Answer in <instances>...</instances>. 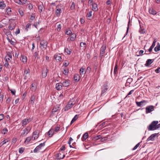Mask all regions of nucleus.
I'll return each instance as SVG.
<instances>
[{"instance_id": "f257e3e1", "label": "nucleus", "mask_w": 160, "mask_h": 160, "mask_svg": "<svg viewBox=\"0 0 160 160\" xmlns=\"http://www.w3.org/2000/svg\"><path fill=\"white\" fill-rule=\"evenodd\" d=\"M158 122L157 121H152L148 127V131H153L157 129L156 124H158Z\"/></svg>"}, {"instance_id": "f03ea898", "label": "nucleus", "mask_w": 160, "mask_h": 160, "mask_svg": "<svg viewBox=\"0 0 160 160\" xmlns=\"http://www.w3.org/2000/svg\"><path fill=\"white\" fill-rule=\"evenodd\" d=\"M45 142H45L43 143H40L33 150V152L36 153L39 152L45 146Z\"/></svg>"}, {"instance_id": "7ed1b4c3", "label": "nucleus", "mask_w": 160, "mask_h": 160, "mask_svg": "<svg viewBox=\"0 0 160 160\" xmlns=\"http://www.w3.org/2000/svg\"><path fill=\"white\" fill-rule=\"evenodd\" d=\"M109 87L107 83H105L102 88L101 95H102L108 90Z\"/></svg>"}, {"instance_id": "20e7f679", "label": "nucleus", "mask_w": 160, "mask_h": 160, "mask_svg": "<svg viewBox=\"0 0 160 160\" xmlns=\"http://www.w3.org/2000/svg\"><path fill=\"white\" fill-rule=\"evenodd\" d=\"M74 104L75 103H73L72 101H69L64 108V111H67L69 109L71 108Z\"/></svg>"}, {"instance_id": "39448f33", "label": "nucleus", "mask_w": 160, "mask_h": 160, "mask_svg": "<svg viewBox=\"0 0 160 160\" xmlns=\"http://www.w3.org/2000/svg\"><path fill=\"white\" fill-rule=\"evenodd\" d=\"M155 107L152 106L150 105L147 106L146 109V114L150 113L151 112L154 110Z\"/></svg>"}, {"instance_id": "423d86ee", "label": "nucleus", "mask_w": 160, "mask_h": 160, "mask_svg": "<svg viewBox=\"0 0 160 160\" xmlns=\"http://www.w3.org/2000/svg\"><path fill=\"white\" fill-rule=\"evenodd\" d=\"M17 154L15 152L11 153L9 155V160H16L17 159Z\"/></svg>"}, {"instance_id": "0eeeda50", "label": "nucleus", "mask_w": 160, "mask_h": 160, "mask_svg": "<svg viewBox=\"0 0 160 160\" xmlns=\"http://www.w3.org/2000/svg\"><path fill=\"white\" fill-rule=\"evenodd\" d=\"M32 120V118H30L28 119L25 118L22 120L21 122L22 126H26L27 124L29 123Z\"/></svg>"}, {"instance_id": "6e6552de", "label": "nucleus", "mask_w": 160, "mask_h": 160, "mask_svg": "<svg viewBox=\"0 0 160 160\" xmlns=\"http://www.w3.org/2000/svg\"><path fill=\"white\" fill-rule=\"evenodd\" d=\"M54 57L57 62H60L62 60L61 54L60 53H57L55 54Z\"/></svg>"}, {"instance_id": "1a4fd4ad", "label": "nucleus", "mask_w": 160, "mask_h": 160, "mask_svg": "<svg viewBox=\"0 0 160 160\" xmlns=\"http://www.w3.org/2000/svg\"><path fill=\"white\" fill-rule=\"evenodd\" d=\"M31 128L29 127H27L23 130V132L22 133L21 136L23 137L26 136L29 132Z\"/></svg>"}, {"instance_id": "9d476101", "label": "nucleus", "mask_w": 160, "mask_h": 160, "mask_svg": "<svg viewBox=\"0 0 160 160\" xmlns=\"http://www.w3.org/2000/svg\"><path fill=\"white\" fill-rule=\"evenodd\" d=\"M48 44V42L45 40H41L40 42V45L41 47H42L45 49H47Z\"/></svg>"}, {"instance_id": "9b49d317", "label": "nucleus", "mask_w": 160, "mask_h": 160, "mask_svg": "<svg viewBox=\"0 0 160 160\" xmlns=\"http://www.w3.org/2000/svg\"><path fill=\"white\" fill-rule=\"evenodd\" d=\"M63 87H67L69 86L70 84V81L69 80H65L62 83H60Z\"/></svg>"}, {"instance_id": "f8f14e48", "label": "nucleus", "mask_w": 160, "mask_h": 160, "mask_svg": "<svg viewBox=\"0 0 160 160\" xmlns=\"http://www.w3.org/2000/svg\"><path fill=\"white\" fill-rule=\"evenodd\" d=\"M147 102V101L145 100H143L141 102H138L136 101V103L137 106L139 107H142V106L144 105L145 103Z\"/></svg>"}, {"instance_id": "ddd939ff", "label": "nucleus", "mask_w": 160, "mask_h": 160, "mask_svg": "<svg viewBox=\"0 0 160 160\" xmlns=\"http://www.w3.org/2000/svg\"><path fill=\"white\" fill-rule=\"evenodd\" d=\"M39 133V131L38 130L36 131L33 132V134L32 137V138H33V140L38 138V137Z\"/></svg>"}, {"instance_id": "4468645a", "label": "nucleus", "mask_w": 160, "mask_h": 160, "mask_svg": "<svg viewBox=\"0 0 160 160\" xmlns=\"http://www.w3.org/2000/svg\"><path fill=\"white\" fill-rule=\"evenodd\" d=\"M157 135V134L156 133L152 134L150 137H149L148 138L147 141H148L150 140L152 141H154L155 140V138Z\"/></svg>"}, {"instance_id": "2eb2a0df", "label": "nucleus", "mask_w": 160, "mask_h": 160, "mask_svg": "<svg viewBox=\"0 0 160 160\" xmlns=\"http://www.w3.org/2000/svg\"><path fill=\"white\" fill-rule=\"evenodd\" d=\"M23 75L24 76V79H26L28 76H29V69H24Z\"/></svg>"}, {"instance_id": "dca6fc26", "label": "nucleus", "mask_w": 160, "mask_h": 160, "mask_svg": "<svg viewBox=\"0 0 160 160\" xmlns=\"http://www.w3.org/2000/svg\"><path fill=\"white\" fill-rule=\"evenodd\" d=\"M76 34L73 33L71 34L70 38H68V40L72 41H74L76 39Z\"/></svg>"}, {"instance_id": "f3484780", "label": "nucleus", "mask_w": 160, "mask_h": 160, "mask_svg": "<svg viewBox=\"0 0 160 160\" xmlns=\"http://www.w3.org/2000/svg\"><path fill=\"white\" fill-rule=\"evenodd\" d=\"M106 45L103 44L100 48V54H104L105 52V50L106 49Z\"/></svg>"}, {"instance_id": "a211bd4d", "label": "nucleus", "mask_w": 160, "mask_h": 160, "mask_svg": "<svg viewBox=\"0 0 160 160\" xmlns=\"http://www.w3.org/2000/svg\"><path fill=\"white\" fill-rule=\"evenodd\" d=\"M61 12V9L59 8V6H56V10L55 12V13L57 17H59L60 16Z\"/></svg>"}, {"instance_id": "6ab92c4d", "label": "nucleus", "mask_w": 160, "mask_h": 160, "mask_svg": "<svg viewBox=\"0 0 160 160\" xmlns=\"http://www.w3.org/2000/svg\"><path fill=\"white\" fill-rule=\"evenodd\" d=\"M38 8L39 10V12H42V11H44L45 8L44 7L43 4H40L38 6Z\"/></svg>"}, {"instance_id": "aec40b11", "label": "nucleus", "mask_w": 160, "mask_h": 160, "mask_svg": "<svg viewBox=\"0 0 160 160\" xmlns=\"http://www.w3.org/2000/svg\"><path fill=\"white\" fill-rule=\"evenodd\" d=\"M79 71L81 76L82 77V75L83 77H84L86 72V71L85 70V69L82 67L80 69Z\"/></svg>"}, {"instance_id": "412c9836", "label": "nucleus", "mask_w": 160, "mask_h": 160, "mask_svg": "<svg viewBox=\"0 0 160 160\" xmlns=\"http://www.w3.org/2000/svg\"><path fill=\"white\" fill-rule=\"evenodd\" d=\"M36 96L34 94L32 95L30 98V103L31 104L33 105L35 102Z\"/></svg>"}, {"instance_id": "4be33fe9", "label": "nucleus", "mask_w": 160, "mask_h": 160, "mask_svg": "<svg viewBox=\"0 0 160 160\" xmlns=\"http://www.w3.org/2000/svg\"><path fill=\"white\" fill-rule=\"evenodd\" d=\"M65 156L64 155H62L61 153H58L56 154V157L58 159H63Z\"/></svg>"}, {"instance_id": "5701e85b", "label": "nucleus", "mask_w": 160, "mask_h": 160, "mask_svg": "<svg viewBox=\"0 0 160 160\" xmlns=\"http://www.w3.org/2000/svg\"><path fill=\"white\" fill-rule=\"evenodd\" d=\"M48 72V70L43 69L42 72V76L43 78L46 77L47 75V73Z\"/></svg>"}, {"instance_id": "b1692460", "label": "nucleus", "mask_w": 160, "mask_h": 160, "mask_svg": "<svg viewBox=\"0 0 160 160\" xmlns=\"http://www.w3.org/2000/svg\"><path fill=\"white\" fill-rule=\"evenodd\" d=\"M133 79L131 78H128L127 79V82L125 84V86H129L130 87V84L131 82L132 81Z\"/></svg>"}, {"instance_id": "393cba45", "label": "nucleus", "mask_w": 160, "mask_h": 160, "mask_svg": "<svg viewBox=\"0 0 160 160\" xmlns=\"http://www.w3.org/2000/svg\"><path fill=\"white\" fill-rule=\"evenodd\" d=\"M80 75L77 74H75L74 75V80L76 82H78V81L80 79Z\"/></svg>"}, {"instance_id": "a878e982", "label": "nucleus", "mask_w": 160, "mask_h": 160, "mask_svg": "<svg viewBox=\"0 0 160 160\" xmlns=\"http://www.w3.org/2000/svg\"><path fill=\"white\" fill-rule=\"evenodd\" d=\"M153 60L151 59H148L146 61L145 66L147 67L149 66L153 62Z\"/></svg>"}, {"instance_id": "bb28decb", "label": "nucleus", "mask_w": 160, "mask_h": 160, "mask_svg": "<svg viewBox=\"0 0 160 160\" xmlns=\"http://www.w3.org/2000/svg\"><path fill=\"white\" fill-rule=\"evenodd\" d=\"M92 11H90L87 13L86 17H87L88 20H90L92 19V18H91V16H92Z\"/></svg>"}, {"instance_id": "cd10ccee", "label": "nucleus", "mask_w": 160, "mask_h": 160, "mask_svg": "<svg viewBox=\"0 0 160 160\" xmlns=\"http://www.w3.org/2000/svg\"><path fill=\"white\" fill-rule=\"evenodd\" d=\"M92 10L94 11H96L98 10L97 4V3H92Z\"/></svg>"}, {"instance_id": "c85d7f7f", "label": "nucleus", "mask_w": 160, "mask_h": 160, "mask_svg": "<svg viewBox=\"0 0 160 160\" xmlns=\"http://www.w3.org/2000/svg\"><path fill=\"white\" fill-rule=\"evenodd\" d=\"M9 30H12L15 28L16 24L14 23H11L9 24Z\"/></svg>"}, {"instance_id": "c756f323", "label": "nucleus", "mask_w": 160, "mask_h": 160, "mask_svg": "<svg viewBox=\"0 0 160 160\" xmlns=\"http://www.w3.org/2000/svg\"><path fill=\"white\" fill-rule=\"evenodd\" d=\"M59 107L58 106H55L52 110L51 114H53V113H54L58 111L59 110Z\"/></svg>"}, {"instance_id": "7c9ffc66", "label": "nucleus", "mask_w": 160, "mask_h": 160, "mask_svg": "<svg viewBox=\"0 0 160 160\" xmlns=\"http://www.w3.org/2000/svg\"><path fill=\"white\" fill-rule=\"evenodd\" d=\"M54 130L53 129H51L48 132V135L49 137H51L54 132Z\"/></svg>"}, {"instance_id": "2f4dec72", "label": "nucleus", "mask_w": 160, "mask_h": 160, "mask_svg": "<svg viewBox=\"0 0 160 160\" xmlns=\"http://www.w3.org/2000/svg\"><path fill=\"white\" fill-rule=\"evenodd\" d=\"M156 42V41H155V40H154L153 41V43H152V45L148 49V50L149 52H151L152 51L153 48L154 47V46H155V43Z\"/></svg>"}, {"instance_id": "473e14b6", "label": "nucleus", "mask_w": 160, "mask_h": 160, "mask_svg": "<svg viewBox=\"0 0 160 160\" xmlns=\"http://www.w3.org/2000/svg\"><path fill=\"white\" fill-rule=\"evenodd\" d=\"M88 137V132L85 133L83 135L82 138V141H84L87 139Z\"/></svg>"}, {"instance_id": "72a5a7b5", "label": "nucleus", "mask_w": 160, "mask_h": 160, "mask_svg": "<svg viewBox=\"0 0 160 160\" xmlns=\"http://www.w3.org/2000/svg\"><path fill=\"white\" fill-rule=\"evenodd\" d=\"M78 115H75L74 118L72 119L71 123L70 124H72L74 122H75L78 118Z\"/></svg>"}, {"instance_id": "f704fd0d", "label": "nucleus", "mask_w": 160, "mask_h": 160, "mask_svg": "<svg viewBox=\"0 0 160 160\" xmlns=\"http://www.w3.org/2000/svg\"><path fill=\"white\" fill-rule=\"evenodd\" d=\"M6 7V5L3 1H0V8L3 9Z\"/></svg>"}, {"instance_id": "c9c22d12", "label": "nucleus", "mask_w": 160, "mask_h": 160, "mask_svg": "<svg viewBox=\"0 0 160 160\" xmlns=\"http://www.w3.org/2000/svg\"><path fill=\"white\" fill-rule=\"evenodd\" d=\"M56 25H57V28L56 29L57 31L58 32H60L61 30V25L58 22L56 23Z\"/></svg>"}, {"instance_id": "e433bc0d", "label": "nucleus", "mask_w": 160, "mask_h": 160, "mask_svg": "<svg viewBox=\"0 0 160 160\" xmlns=\"http://www.w3.org/2000/svg\"><path fill=\"white\" fill-rule=\"evenodd\" d=\"M154 50L156 52H157L160 50V45L159 43H158L157 45L154 48Z\"/></svg>"}, {"instance_id": "4c0bfd02", "label": "nucleus", "mask_w": 160, "mask_h": 160, "mask_svg": "<svg viewBox=\"0 0 160 160\" xmlns=\"http://www.w3.org/2000/svg\"><path fill=\"white\" fill-rule=\"evenodd\" d=\"M149 13L150 14H152V15H155L156 14V12L153 10V8H150L149 10Z\"/></svg>"}, {"instance_id": "58836bf2", "label": "nucleus", "mask_w": 160, "mask_h": 160, "mask_svg": "<svg viewBox=\"0 0 160 160\" xmlns=\"http://www.w3.org/2000/svg\"><path fill=\"white\" fill-rule=\"evenodd\" d=\"M62 87L61 84L59 85V83H57L56 85V88L58 90H61Z\"/></svg>"}, {"instance_id": "ea45409f", "label": "nucleus", "mask_w": 160, "mask_h": 160, "mask_svg": "<svg viewBox=\"0 0 160 160\" xmlns=\"http://www.w3.org/2000/svg\"><path fill=\"white\" fill-rule=\"evenodd\" d=\"M35 85V84L34 83H32L31 85V87L30 88V89L32 91H35L36 89V87L34 86Z\"/></svg>"}, {"instance_id": "a19ab883", "label": "nucleus", "mask_w": 160, "mask_h": 160, "mask_svg": "<svg viewBox=\"0 0 160 160\" xmlns=\"http://www.w3.org/2000/svg\"><path fill=\"white\" fill-rule=\"evenodd\" d=\"M64 51L68 55H70L71 52V50L70 49H68L67 48H65Z\"/></svg>"}, {"instance_id": "79ce46f5", "label": "nucleus", "mask_w": 160, "mask_h": 160, "mask_svg": "<svg viewBox=\"0 0 160 160\" xmlns=\"http://www.w3.org/2000/svg\"><path fill=\"white\" fill-rule=\"evenodd\" d=\"M31 24L30 23L27 24L25 26V30L27 32L28 31V29L31 28Z\"/></svg>"}, {"instance_id": "37998d69", "label": "nucleus", "mask_w": 160, "mask_h": 160, "mask_svg": "<svg viewBox=\"0 0 160 160\" xmlns=\"http://www.w3.org/2000/svg\"><path fill=\"white\" fill-rule=\"evenodd\" d=\"M102 138V137L100 135H98L96 136H95L93 137V139L96 140H98Z\"/></svg>"}, {"instance_id": "c03bdc74", "label": "nucleus", "mask_w": 160, "mask_h": 160, "mask_svg": "<svg viewBox=\"0 0 160 160\" xmlns=\"http://www.w3.org/2000/svg\"><path fill=\"white\" fill-rule=\"evenodd\" d=\"M118 66L117 63H116L115 66L114 68V74H116L118 71Z\"/></svg>"}, {"instance_id": "a18cd8bd", "label": "nucleus", "mask_w": 160, "mask_h": 160, "mask_svg": "<svg viewBox=\"0 0 160 160\" xmlns=\"http://www.w3.org/2000/svg\"><path fill=\"white\" fill-rule=\"evenodd\" d=\"M68 72L69 70L68 68H64V71L63 72V73L65 75H67Z\"/></svg>"}, {"instance_id": "49530a36", "label": "nucleus", "mask_w": 160, "mask_h": 160, "mask_svg": "<svg viewBox=\"0 0 160 160\" xmlns=\"http://www.w3.org/2000/svg\"><path fill=\"white\" fill-rule=\"evenodd\" d=\"M8 130L6 128H5L3 129L2 131V133L3 134H5L7 133Z\"/></svg>"}, {"instance_id": "de8ad7c7", "label": "nucleus", "mask_w": 160, "mask_h": 160, "mask_svg": "<svg viewBox=\"0 0 160 160\" xmlns=\"http://www.w3.org/2000/svg\"><path fill=\"white\" fill-rule=\"evenodd\" d=\"M22 62L24 63H26L27 61V57H25L24 56H22Z\"/></svg>"}, {"instance_id": "09e8293b", "label": "nucleus", "mask_w": 160, "mask_h": 160, "mask_svg": "<svg viewBox=\"0 0 160 160\" xmlns=\"http://www.w3.org/2000/svg\"><path fill=\"white\" fill-rule=\"evenodd\" d=\"M8 141L6 140H5L3 141L0 143V146L1 147L4 144H6L7 142H8Z\"/></svg>"}, {"instance_id": "8fccbe9b", "label": "nucleus", "mask_w": 160, "mask_h": 160, "mask_svg": "<svg viewBox=\"0 0 160 160\" xmlns=\"http://www.w3.org/2000/svg\"><path fill=\"white\" fill-rule=\"evenodd\" d=\"M25 149L23 148H19V152L20 153H22L24 151Z\"/></svg>"}, {"instance_id": "3c124183", "label": "nucleus", "mask_w": 160, "mask_h": 160, "mask_svg": "<svg viewBox=\"0 0 160 160\" xmlns=\"http://www.w3.org/2000/svg\"><path fill=\"white\" fill-rule=\"evenodd\" d=\"M32 138L31 137H28L26 138L25 142H29L31 140Z\"/></svg>"}, {"instance_id": "603ef678", "label": "nucleus", "mask_w": 160, "mask_h": 160, "mask_svg": "<svg viewBox=\"0 0 160 160\" xmlns=\"http://www.w3.org/2000/svg\"><path fill=\"white\" fill-rule=\"evenodd\" d=\"M80 46L81 47L85 48L86 47V43L85 42H81L80 43Z\"/></svg>"}, {"instance_id": "864d4df0", "label": "nucleus", "mask_w": 160, "mask_h": 160, "mask_svg": "<svg viewBox=\"0 0 160 160\" xmlns=\"http://www.w3.org/2000/svg\"><path fill=\"white\" fill-rule=\"evenodd\" d=\"M75 5L74 2H72V3L71 6L70 7V9L72 10H73L75 9Z\"/></svg>"}, {"instance_id": "5fc2aeb1", "label": "nucleus", "mask_w": 160, "mask_h": 160, "mask_svg": "<svg viewBox=\"0 0 160 160\" xmlns=\"http://www.w3.org/2000/svg\"><path fill=\"white\" fill-rule=\"evenodd\" d=\"M60 128V127L59 126H57V127H55V130L54 131L55 132H57L59 131Z\"/></svg>"}, {"instance_id": "6e6d98bb", "label": "nucleus", "mask_w": 160, "mask_h": 160, "mask_svg": "<svg viewBox=\"0 0 160 160\" xmlns=\"http://www.w3.org/2000/svg\"><path fill=\"white\" fill-rule=\"evenodd\" d=\"M8 61L7 59H6L5 60V62L4 64V66L6 68H8Z\"/></svg>"}, {"instance_id": "4d7b16f0", "label": "nucleus", "mask_w": 160, "mask_h": 160, "mask_svg": "<svg viewBox=\"0 0 160 160\" xmlns=\"http://www.w3.org/2000/svg\"><path fill=\"white\" fill-rule=\"evenodd\" d=\"M65 33L67 35H69L72 34L71 31L70 30H67Z\"/></svg>"}, {"instance_id": "13d9d810", "label": "nucleus", "mask_w": 160, "mask_h": 160, "mask_svg": "<svg viewBox=\"0 0 160 160\" xmlns=\"http://www.w3.org/2000/svg\"><path fill=\"white\" fill-rule=\"evenodd\" d=\"M140 143H138L132 149V150H134L136 149L140 145Z\"/></svg>"}, {"instance_id": "bf43d9fd", "label": "nucleus", "mask_w": 160, "mask_h": 160, "mask_svg": "<svg viewBox=\"0 0 160 160\" xmlns=\"http://www.w3.org/2000/svg\"><path fill=\"white\" fill-rule=\"evenodd\" d=\"M3 95L0 93V102H2L3 101Z\"/></svg>"}, {"instance_id": "052dcab7", "label": "nucleus", "mask_w": 160, "mask_h": 160, "mask_svg": "<svg viewBox=\"0 0 160 160\" xmlns=\"http://www.w3.org/2000/svg\"><path fill=\"white\" fill-rule=\"evenodd\" d=\"M69 63L67 61H66L63 64V65L65 67H67L69 64Z\"/></svg>"}, {"instance_id": "680f3d73", "label": "nucleus", "mask_w": 160, "mask_h": 160, "mask_svg": "<svg viewBox=\"0 0 160 160\" xmlns=\"http://www.w3.org/2000/svg\"><path fill=\"white\" fill-rule=\"evenodd\" d=\"M34 57L35 58H37V59L39 58L38 52H36L34 53Z\"/></svg>"}, {"instance_id": "e2e57ef3", "label": "nucleus", "mask_w": 160, "mask_h": 160, "mask_svg": "<svg viewBox=\"0 0 160 160\" xmlns=\"http://www.w3.org/2000/svg\"><path fill=\"white\" fill-rule=\"evenodd\" d=\"M28 7L29 10L32 9L33 8V6L31 3L28 4Z\"/></svg>"}, {"instance_id": "0e129e2a", "label": "nucleus", "mask_w": 160, "mask_h": 160, "mask_svg": "<svg viewBox=\"0 0 160 160\" xmlns=\"http://www.w3.org/2000/svg\"><path fill=\"white\" fill-rule=\"evenodd\" d=\"M18 12H19V14L21 16H22L23 15V12L21 9H19Z\"/></svg>"}, {"instance_id": "69168bd1", "label": "nucleus", "mask_w": 160, "mask_h": 160, "mask_svg": "<svg viewBox=\"0 0 160 160\" xmlns=\"http://www.w3.org/2000/svg\"><path fill=\"white\" fill-rule=\"evenodd\" d=\"M39 24V22H35L33 26L37 28V26H38V25Z\"/></svg>"}, {"instance_id": "338daca9", "label": "nucleus", "mask_w": 160, "mask_h": 160, "mask_svg": "<svg viewBox=\"0 0 160 160\" xmlns=\"http://www.w3.org/2000/svg\"><path fill=\"white\" fill-rule=\"evenodd\" d=\"M139 32L141 34H144L145 32L144 29L141 28L139 30Z\"/></svg>"}, {"instance_id": "774afa93", "label": "nucleus", "mask_w": 160, "mask_h": 160, "mask_svg": "<svg viewBox=\"0 0 160 160\" xmlns=\"http://www.w3.org/2000/svg\"><path fill=\"white\" fill-rule=\"evenodd\" d=\"M34 14L33 13L31 15L30 17V20L32 21L35 18V17L34 15H33Z\"/></svg>"}]
</instances>
